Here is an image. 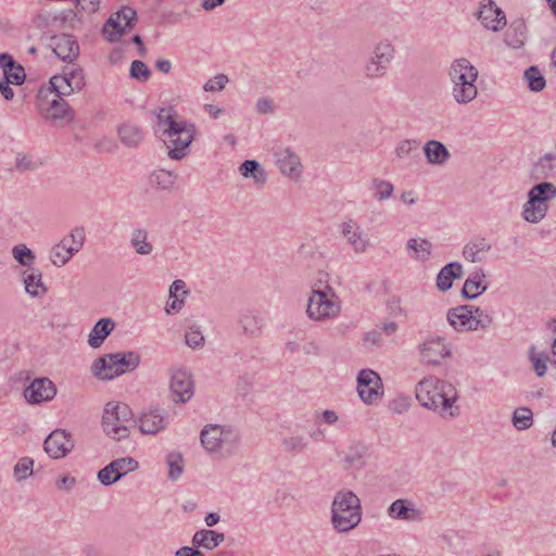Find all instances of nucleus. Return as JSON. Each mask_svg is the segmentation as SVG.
<instances>
[{"label": "nucleus", "instance_id": "f257e3e1", "mask_svg": "<svg viewBox=\"0 0 556 556\" xmlns=\"http://www.w3.org/2000/svg\"><path fill=\"white\" fill-rule=\"evenodd\" d=\"M156 132L167 148L168 157L179 161L189 154L197 128L176 112L161 109L156 115Z\"/></svg>", "mask_w": 556, "mask_h": 556}, {"label": "nucleus", "instance_id": "f03ea898", "mask_svg": "<svg viewBox=\"0 0 556 556\" xmlns=\"http://www.w3.org/2000/svg\"><path fill=\"white\" fill-rule=\"evenodd\" d=\"M415 395L421 406L442 418L454 419L460 415V408L456 405L458 392L451 382L427 376L416 384Z\"/></svg>", "mask_w": 556, "mask_h": 556}, {"label": "nucleus", "instance_id": "7ed1b4c3", "mask_svg": "<svg viewBox=\"0 0 556 556\" xmlns=\"http://www.w3.org/2000/svg\"><path fill=\"white\" fill-rule=\"evenodd\" d=\"M363 509L359 497L351 490L338 491L330 508V522L337 533L354 530L362 522Z\"/></svg>", "mask_w": 556, "mask_h": 556}, {"label": "nucleus", "instance_id": "20e7f679", "mask_svg": "<svg viewBox=\"0 0 556 556\" xmlns=\"http://www.w3.org/2000/svg\"><path fill=\"white\" fill-rule=\"evenodd\" d=\"M452 83V97L458 104H468L478 96L476 81L479 72L466 58H459L452 62L447 72Z\"/></svg>", "mask_w": 556, "mask_h": 556}, {"label": "nucleus", "instance_id": "39448f33", "mask_svg": "<svg viewBox=\"0 0 556 556\" xmlns=\"http://www.w3.org/2000/svg\"><path fill=\"white\" fill-rule=\"evenodd\" d=\"M200 440L202 446L210 454H214L220 458H228L237 453L241 435L240 432L231 426L211 424L202 429Z\"/></svg>", "mask_w": 556, "mask_h": 556}, {"label": "nucleus", "instance_id": "423d86ee", "mask_svg": "<svg viewBox=\"0 0 556 556\" xmlns=\"http://www.w3.org/2000/svg\"><path fill=\"white\" fill-rule=\"evenodd\" d=\"M140 364V355L135 351L105 354L93 361L91 370L101 380H111L135 370Z\"/></svg>", "mask_w": 556, "mask_h": 556}, {"label": "nucleus", "instance_id": "0eeeda50", "mask_svg": "<svg viewBox=\"0 0 556 556\" xmlns=\"http://www.w3.org/2000/svg\"><path fill=\"white\" fill-rule=\"evenodd\" d=\"M340 312L341 301L331 287L312 289L305 311L308 319L323 323L337 318Z\"/></svg>", "mask_w": 556, "mask_h": 556}, {"label": "nucleus", "instance_id": "6e6552de", "mask_svg": "<svg viewBox=\"0 0 556 556\" xmlns=\"http://www.w3.org/2000/svg\"><path fill=\"white\" fill-rule=\"evenodd\" d=\"M134 424L132 412L127 404L110 402L105 405L102 428L111 439L116 441L126 439Z\"/></svg>", "mask_w": 556, "mask_h": 556}, {"label": "nucleus", "instance_id": "1a4fd4ad", "mask_svg": "<svg viewBox=\"0 0 556 556\" xmlns=\"http://www.w3.org/2000/svg\"><path fill=\"white\" fill-rule=\"evenodd\" d=\"M395 58V48L389 39L378 41L366 61L364 73L371 79L383 77Z\"/></svg>", "mask_w": 556, "mask_h": 556}, {"label": "nucleus", "instance_id": "9d476101", "mask_svg": "<svg viewBox=\"0 0 556 556\" xmlns=\"http://www.w3.org/2000/svg\"><path fill=\"white\" fill-rule=\"evenodd\" d=\"M85 243V230L81 227L73 229L50 251V261L54 266H64Z\"/></svg>", "mask_w": 556, "mask_h": 556}, {"label": "nucleus", "instance_id": "9b49d317", "mask_svg": "<svg viewBox=\"0 0 556 556\" xmlns=\"http://www.w3.org/2000/svg\"><path fill=\"white\" fill-rule=\"evenodd\" d=\"M136 20V11L124 7L109 17L103 25V34L110 42H117L126 31L134 28Z\"/></svg>", "mask_w": 556, "mask_h": 556}, {"label": "nucleus", "instance_id": "f8f14e48", "mask_svg": "<svg viewBox=\"0 0 556 556\" xmlns=\"http://www.w3.org/2000/svg\"><path fill=\"white\" fill-rule=\"evenodd\" d=\"M357 392L361 400L367 405L380 401L383 395L380 376L371 369H362L357 375Z\"/></svg>", "mask_w": 556, "mask_h": 556}, {"label": "nucleus", "instance_id": "ddd939ff", "mask_svg": "<svg viewBox=\"0 0 556 556\" xmlns=\"http://www.w3.org/2000/svg\"><path fill=\"white\" fill-rule=\"evenodd\" d=\"M418 352L421 363L432 366L441 365L444 358L451 356V349L440 336H429L418 345Z\"/></svg>", "mask_w": 556, "mask_h": 556}, {"label": "nucleus", "instance_id": "4468645a", "mask_svg": "<svg viewBox=\"0 0 556 556\" xmlns=\"http://www.w3.org/2000/svg\"><path fill=\"white\" fill-rule=\"evenodd\" d=\"M56 395L55 384L46 377L36 378L24 390V396L30 404H41L51 401Z\"/></svg>", "mask_w": 556, "mask_h": 556}, {"label": "nucleus", "instance_id": "2eb2a0df", "mask_svg": "<svg viewBox=\"0 0 556 556\" xmlns=\"http://www.w3.org/2000/svg\"><path fill=\"white\" fill-rule=\"evenodd\" d=\"M73 447L70 433L62 429L52 431L43 442L46 453L54 459L65 457Z\"/></svg>", "mask_w": 556, "mask_h": 556}, {"label": "nucleus", "instance_id": "dca6fc26", "mask_svg": "<svg viewBox=\"0 0 556 556\" xmlns=\"http://www.w3.org/2000/svg\"><path fill=\"white\" fill-rule=\"evenodd\" d=\"M39 113L45 119L52 122L72 121L74 117L68 103L59 96L48 101H41L39 103Z\"/></svg>", "mask_w": 556, "mask_h": 556}, {"label": "nucleus", "instance_id": "f3484780", "mask_svg": "<svg viewBox=\"0 0 556 556\" xmlns=\"http://www.w3.org/2000/svg\"><path fill=\"white\" fill-rule=\"evenodd\" d=\"M276 164L282 175L298 180L302 175L300 157L289 148H279L275 151Z\"/></svg>", "mask_w": 556, "mask_h": 556}, {"label": "nucleus", "instance_id": "a211bd4d", "mask_svg": "<svg viewBox=\"0 0 556 556\" xmlns=\"http://www.w3.org/2000/svg\"><path fill=\"white\" fill-rule=\"evenodd\" d=\"M169 388L174 394L175 402L185 403L193 395V381L190 372L184 369H176L170 376Z\"/></svg>", "mask_w": 556, "mask_h": 556}, {"label": "nucleus", "instance_id": "6ab92c4d", "mask_svg": "<svg viewBox=\"0 0 556 556\" xmlns=\"http://www.w3.org/2000/svg\"><path fill=\"white\" fill-rule=\"evenodd\" d=\"M478 18L485 28L493 31H498L506 25L505 13L492 0L481 4Z\"/></svg>", "mask_w": 556, "mask_h": 556}, {"label": "nucleus", "instance_id": "aec40b11", "mask_svg": "<svg viewBox=\"0 0 556 556\" xmlns=\"http://www.w3.org/2000/svg\"><path fill=\"white\" fill-rule=\"evenodd\" d=\"M55 55L64 62H73L79 54V46L74 36L62 34L51 38Z\"/></svg>", "mask_w": 556, "mask_h": 556}, {"label": "nucleus", "instance_id": "412c9836", "mask_svg": "<svg viewBox=\"0 0 556 556\" xmlns=\"http://www.w3.org/2000/svg\"><path fill=\"white\" fill-rule=\"evenodd\" d=\"M342 235L353 248L355 253H364L369 247V238L362 228L353 220L342 224Z\"/></svg>", "mask_w": 556, "mask_h": 556}, {"label": "nucleus", "instance_id": "4be33fe9", "mask_svg": "<svg viewBox=\"0 0 556 556\" xmlns=\"http://www.w3.org/2000/svg\"><path fill=\"white\" fill-rule=\"evenodd\" d=\"M388 515L392 519L415 521L421 518V513L408 500H395L388 508Z\"/></svg>", "mask_w": 556, "mask_h": 556}, {"label": "nucleus", "instance_id": "5701e85b", "mask_svg": "<svg viewBox=\"0 0 556 556\" xmlns=\"http://www.w3.org/2000/svg\"><path fill=\"white\" fill-rule=\"evenodd\" d=\"M492 243L484 237H476L463 249V256L470 263L482 262L491 251Z\"/></svg>", "mask_w": 556, "mask_h": 556}, {"label": "nucleus", "instance_id": "b1692460", "mask_svg": "<svg viewBox=\"0 0 556 556\" xmlns=\"http://www.w3.org/2000/svg\"><path fill=\"white\" fill-rule=\"evenodd\" d=\"M447 320L457 331L473 330L471 305H460L451 308L447 313Z\"/></svg>", "mask_w": 556, "mask_h": 556}, {"label": "nucleus", "instance_id": "393cba45", "mask_svg": "<svg viewBox=\"0 0 556 556\" xmlns=\"http://www.w3.org/2000/svg\"><path fill=\"white\" fill-rule=\"evenodd\" d=\"M115 321L110 317L99 319L88 336L89 346L92 349L100 348L104 343L105 339L115 329Z\"/></svg>", "mask_w": 556, "mask_h": 556}, {"label": "nucleus", "instance_id": "a878e982", "mask_svg": "<svg viewBox=\"0 0 556 556\" xmlns=\"http://www.w3.org/2000/svg\"><path fill=\"white\" fill-rule=\"evenodd\" d=\"M139 429L144 434H155L163 430L167 420L160 409H152L139 418Z\"/></svg>", "mask_w": 556, "mask_h": 556}, {"label": "nucleus", "instance_id": "bb28decb", "mask_svg": "<svg viewBox=\"0 0 556 556\" xmlns=\"http://www.w3.org/2000/svg\"><path fill=\"white\" fill-rule=\"evenodd\" d=\"M225 541V534L210 529L198 530L191 540L197 548L214 549Z\"/></svg>", "mask_w": 556, "mask_h": 556}, {"label": "nucleus", "instance_id": "cd10ccee", "mask_svg": "<svg viewBox=\"0 0 556 556\" xmlns=\"http://www.w3.org/2000/svg\"><path fill=\"white\" fill-rule=\"evenodd\" d=\"M23 282L25 291L35 298H41L46 292L47 288L42 282V274L38 268H27L23 271Z\"/></svg>", "mask_w": 556, "mask_h": 556}, {"label": "nucleus", "instance_id": "c85d7f7f", "mask_svg": "<svg viewBox=\"0 0 556 556\" xmlns=\"http://www.w3.org/2000/svg\"><path fill=\"white\" fill-rule=\"evenodd\" d=\"M463 276V266L458 262H451L443 266L437 276V288L445 292L453 286V280Z\"/></svg>", "mask_w": 556, "mask_h": 556}, {"label": "nucleus", "instance_id": "c756f323", "mask_svg": "<svg viewBox=\"0 0 556 556\" xmlns=\"http://www.w3.org/2000/svg\"><path fill=\"white\" fill-rule=\"evenodd\" d=\"M527 39V26L523 20H514L505 33V42L507 46L519 49Z\"/></svg>", "mask_w": 556, "mask_h": 556}, {"label": "nucleus", "instance_id": "7c9ffc66", "mask_svg": "<svg viewBox=\"0 0 556 556\" xmlns=\"http://www.w3.org/2000/svg\"><path fill=\"white\" fill-rule=\"evenodd\" d=\"M118 137L128 148H137L144 139V134L138 125L127 122L118 127Z\"/></svg>", "mask_w": 556, "mask_h": 556}, {"label": "nucleus", "instance_id": "2f4dec72", "mask_svg": "<svg viewBox=\"0 0 556 556\" xmlns=\"http://www.w3.org/2000/svg\"><path fill=\"white\" fill-rule=\"evenodd\" d=\"M485 277L482 269L476 270L469 275L465 280L462 289V294L468 300H473L482 294L488 286L482 283V279Z\"/></svg>", "mask_w": 556, "mask_h": 556}, {"label": "nucleus", "instance_id": "473e14b6", "mask_svg": "<svg viewBox=\"0 0 556 556\" xmlns=\"http://www.w3.org/2000/svg\"><path fill=\"white\" fill-rule=\"evenodd\" d=\"M424 152L428 163L432 165H442L451 157L447 148L438 140L427 141Z\"/></svg>", "mask_w": 556, "mask_h": 556}, {"label": "nucleus", "instance_id": "72a5a7b5", "mask_svg": "<svg viewBox=\"0 0 556 556\" xmlns=\"http://www.w3.org/2000/svg\"><path fill=\"white\" fill-rule=\"evenodd\" d=\"M528 198L542 206H548L547 202L556 198V186L547 181L536 184L529 190Z\"/></svg>", "mask_w": 556, "mask_h": 556}, {"label": "nucleus", "instance_id": "f704fd0d", "mask_svg": "<svg viewBox=\"0 0 556 556\" xmlns=\"http://www.w3.org/2000/svg\"><path fill=\"white\" fill-rule=\"evenodd\" d=\"M148 237L149 232L144 228H134L131 230L129 243L137 254L147 256L153 252V244Z\"/></svg>", "mask_w": 556, "mask_h": 556}, {"label": "nucleus", "instance_id": "c9c22d12", "mask_svg": "<svg viewBox=\"0 0 556 556\" xmlns=\"http://www.w3.org/2000/svg\"><path fill=\"white\" fill-rule=\"evenodd\" d=\"M239 325L243 334L250 338H256L261 336L264 323L258 315L252 312H245L241 314Z\"/></svg>", "mask_w": 556, "mask_h": 556}, {"label": "nucleus", "instance_id": "e433bc0d", "mask_svg": "<svg viewBox=\"0 0 556 556\" xmlns=\"http://www.w3.org/2000/svg\"><path fill=\"white\" fill-rule=\"evenodd\" d=\"M406 248L413 251L410 257L419 262L429 260L432 252V243L427 239L412 238L406 242Z\"/></svg>", "mask_w": 556, "mask_h": 556}, {"label": "nucleus", "instance_id": "4c0bfd02", "mask_svg": "<svg viewBox=\"0 0 556 556\" xmlns=\"http://www.w3.org/2000/svg\"><path fill=\"white\" fill-rule=\"evenodd\" d=\"M239 170L243 177H252L256 185H264L267 179L265 169L255 160L244 161Z\"/></svg>", "mask_w": 556, "mask_h": 556}, {"label": "nucleus", "instance_id": "58836bf2", "mask_svg": "<svg viewBox=\"0 0 556 556\" xmlns=\"http://www.w3.org/2000/svg\"><path fill=\"white\" fill-rule=\"evenodd\" d=\"M286 350L292 354L303 352L306 355H318L320 349L315 340L304 337L301 341L288 340Z\"/></svg>", "mask_w": 556, "mask_h": 556}, {"label": "nucleus", "instance_id": "ea45409f", "mask_svg": "<svg viewBox=\"0 0 556 556\" xmlns=\"http://www.w3.org/2000/svg\"><path fill=\"white\" fill-rule=\"evenodd\" d=\"M548 206H542L528 198L527 202L523 204L521 215L526 222L536 224L546 216Z\"/></svg>", "mask_w": 556, "mask_h": 556}, {"label": "nucleus", "instance_id": "a19ab883", "mask_svg": "<svg viewBox=\"0 0 556 556\" xmlns=\"http://www.w3.org/2000/svg\"><path fill=\"white\" fill-rule=\"evenodd\" d=\"M177 177V174L174 172L157 169L150 176V182L161 190H169L175 185Z\"/></svg>", "mask_w": 556, "mask_h": 556}, {"label": "nucleus", "instance_id": "79ce46f5", "mask_svg": "<svg viewBox=\"0 0 556 556\" xmlns=\"http://www.w3.org/2000/svg\"><path fill=\"white\" fill-rule=\"evenodd\" d=\"M48 91L53 92L54 97L59 96L61 98L73 93V87L70 86L64 71L50 78V88Z\"/></svg>", "mask_w": 556, "mask_h": 556}, {"label": "nucleus", "instance_id": "37998d69", "mask_svg": "<svg viewBox=\"0 0 556 556\" xmlns=\"http://www.w3.org/2000/svg\"><path fill=\"white\" fill-rule=\"evenodd\" d=\"M511 422L517 430H527L533 424V414L529 407H518L514 410Z\"/></svg>", "mask_w": 556, "mask_h": 556}, {"label": "nucleus", "instance_id": "c03bdc74", "mask_svg": "<svg viewBox=\"0 0 556 556\" xmlns=\"http://www.w3.org/2000/svg\"><path fill=\"white\" fill-rule=\"evenodd\" d=\"M63 71L66 75L70 86L73 87V92L80 91L85 87L86 80L81 67L74 64L71 66H65Z\"/></svg>", "mask_w": 556, "mask_h": 556}, {"label": "nucleus", "instance_id": "a18cd8bd", "mask_svg": "<svg viewBox=\"0 0 556 556\" xmlns=\"http://www.w3.org/2000/svg\"><path fill=\"white\" fill-rule=\"evenodd\" d=\"M111 465L114 467L115 475L114 477L118 481L128 472L135 471L139 464L132 457H122L111 462Z\"/></svg>", "mask_w": 556, "mask_h": 556}, {"label": "nucleus", "instance_id": "49530a36", "mask_svg": "<svg viewBox=\"0 0 556 556\" xmlns=\"http://www.w3.org/2000/svg\"><path fill=\"white\" fill-rule=\"evenodd\" d=\"M523 76L531 91L539 92L545 88V78L536 66H530L525 71Z\"/></svg>", "mask_w": 556, "mask_h": 556}, {"label": "nucleus", "instance_id": "de8ad7c7", "mask_svg": "<svg viewBox=\"0 0 556 556\" xmlns=\"http://www.w3.org/2000/svg\"><path fill=\"white\" fill-rule=\"evenodd\" d=\"M12 255L20 265L27 268H31V265L36 260L35 253L25 244H17L13 247Z\"/></svg>", "mask_w": 556, "mask_h": 556}, {"label": "nucleus", "instance_id": "09e8293b", "mask_svg": "<svg viewBox=\"0 0 556 556\" xmlns=\"http://www.w3.org/2000/svg\"><path fill=\"white\" fill-rule=\"evenodd\" d=\"M168 478L176 481L184 471V459L180 453L172 452L167 455Z\"/></svg>", "mask_w": 556, "mask_h": 556}, {"label": "nucleus", "instance_id": "8fccbe9b", "mask_svg": "<svg viewBox=\"0 0 556 556\" xmlns=\"http://www.w3.org/2000/svg\"><path fill=\"white\" fill-rule=\"evenodd\" d=\"M471 313H472V326L473 330L478 329H486L489 328L493 323V316L485 309H482L479 306L471 305Z\"/></svg>", "mask_w": 556, "mask_h": 556}, {"label": "nucleus", "instance_id": "3c124183", "mask_svg": "<svg viewBox=\"0 0 556 556\" xmlns=\"http://www.w3.org/2000/svg\"><path fill=\"white\" fill-rule=\"evenodd\" d=\"M34 459L30 457H22L14 466L13 473L17 482L25 480L33 475Z\"/></svg>", "mask_w": 556, "mask_h": 556}, {"label": "nucleus", "instance_id": "603ef678", "mask_svg": "<svg viewBox=\"0 0 556 556\" xmlns=\"http://www.w3.org/2000/svg\"><path fill=\"white\" fill-rule=\"evenodd\" d=\"M152 73L148 65L140 61L135 60L130 64L129 76L140 83H146L150 79Z\"/></svg>", "mask_w": 556, "mask_h": 556}, {"label": "nucleus", "instance_id": "864d4df0", "mask_svg": "<svg viewBox=\"0 0 556 556\" xmlns=\"http://www.w3.org/2000/svg\"><path fill=\"white\" fill-rule=\"evenodd\" d=\"M307 440L302 434H292L282 440V446L287 452L300 453L307 447Z\"/></svg>", "mask_w": 556, "mask_h": 556}, {"label": "nucleus", "instance_id": "5fc2aeb1", "mask_svg": "<svg viewBox=\"0 0 556 556\" xmlns=\"http://www.w3.org/2000/svg\"><path fill=\"white\" fill-rule=\"evenodd\" d=\"M419 141L416 139H405L397 143L395 148V155L399 159L413 156L418 152Z\"/></svg>", "mask_w": 556, "mask_h": 556}, {"label": "nucleus", "instance_id": "6e6d98bb", "mask_svg": "<svg viewBox=\"0 0 556 556\" xmlns=\"http://www.w3.org/2000/svg\"><path fill=\"white\" fill-rule=\"evenodd\" d=\"M554 168V164L549 162L547 163L546 161L540 157L539 161L532 166L531 176L535 180H542L549 177Z\"/></svg>", "mask_w": 556, "mask_h": 556}, {"label": "nucleus", "instance_id": "4d7b16f0", "mask_svg": "<svg viewBox=\"0 0 556 556\" xmlns=\"http://www.w3.org/2000/svg\"><path fill=\"white\" fill-rule=\"evenodd\" d=\"M364 454H365L364 446L351 447L344 457V462L346 464H349L350 466H355V467L362 466V465H364Z\"/></svg>", "mask_w": 556, "mask_h": 556}, {"label": "nucleus", "instance_id": "13d9d810", "mask_svg": "<svg viewBox=\"0 0 556 556\" xmlns=\"http://www.w3.org/2000/svg\"><path fill=\"white\" fill-rule=\"evenodd\" d=\"M374 188L376 190L375 195L379 200H387L393 193V185L390 181H387V180L375 179L374 180Z\"/></svg>", "mask_w": 556, "mask_h": 556}, {"label": "nucleus", "instance_id": "bf43d9fd", "mask_svg": "<svg viewBox=\"0 0 556 556\" xmlns=\"http://www.w3.org/2000/svg\"><path fill=\"white\" fill-rule=\"evenodd\" d=\"M39 167V163L33 161L29 156L25 154L17 153L15 156V168L20 173H24L27 170H35Z\"/></svg>", "mask_w": 556, "mask_h": 556}, {"label": "nucleus", "instance_id": "052dcab7", "mask_svg": "<svg viewBox=\"0 0 556 556\" xmlns=\"http://www.w3.org/2000/svg\"><path fill=\"white\" fill-rule=\"evenodd\" d=\"M185 340L188 346L198 349L203 345L204 337L198 328L190 327L185 333Z\"/></svg>", "mask_w": 556, "mask_h": 556}, {"label": "nucleus", "instance_id": "680f3d73", "mask_svg": "<svg viewBox=\"0 0 556 556\" xmlns=\"http://www.w3.org/2000/svg\"><path fill=\"white\" fill-rule=\"evenodd\" d=\"M3 79L8 80L13 85H22L26 77L24 67L20 64L15 67H12V71L7 70L5 72H3Z\"/></svg>", "mask_w": 556, "mask_h": 556}, {"label": "nucleus", "instance_id": "e2e57ef3", "mask_svg": "<svg viewBox=\"0 0 556 556\" xmlns=\"http://www.w3.org/2000/svg\"><path fill=\"white\" fill-rule=\"evenodd\" d=\"M114 475H115L114 467L110 463L105 467H103L102 469H100L98 471L97 477H98L99 482L102 485L109 486V485H112L115 482H117V480L114 477Z\"/></svg>", "mask_w": 556, "mask_h": 556}, {"label": "nucleus", "instance_id": "0e129e2a", "mask_svg": "<svg viewBox=\"0 0 556 556\" xmlns=\"http://www.w3.org/2000/svg\"><path fill=\"white\" fill-rule=\"evenodd\" d=\"M531 362L533 364V368L539 377H542L546 372V363L548 361V356L545 353L534 354L531 353Z\"/></svg>", "mask_w": 556, "mask_h": 556}, {"label": "nucleus", "instance_id": "69168bd1", "mask_svg": "<svg viewBox=\"0 0 556 556\" xmlns=\"http://www.w3.org/2000/svg\"><path fill=\"white\" fill-rule=\"evenodd\" d=\"M228 83V77L225 74H218L214 78L208 79L204 85V90L210 92L220 91Z\"/></svg>", "mask_w": 556, "mask_h": 556}, {"label": "nucleus", "instance_id": "338daca9", "mask_svg": "<svg viewBox=\"0 0 556 556\" xmlns=\"http://www.w3.org/2000/svg\"><path fill=\"white\" fill-rule=\"evenodd\" d=\"M255 109L260 114H271L275 111V103L270 98L263 97L256 101Z\"/></svg>", "mask_w": 556, "mask_h": 556}, {"label": "nucleus", "instance_id": "774afa93", "mask_svg": "<svg viewBox=\"0 0 556 556\" xmlns=\"http://www.w3.org/2000/svg\"><path fill=\"white\" fill-rule=\"evenodd\" d=\"M76 8L87 13H94L99 9L100 0H75Z\"/></svg>", "mask_w": 556, "mask_h": 556}]
</instances>
